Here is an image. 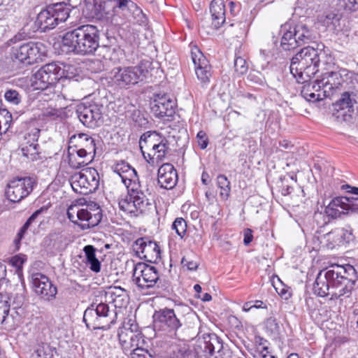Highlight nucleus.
Segmentation results:
<instances>
[{
  "label": "nucleus",
  "mask_w": 358,
  "mask_h": 358,
  "mask_svg": "<svg viewBox=\"0 0 358 358\" xmlns=\"http://www.w3.org/2000/svg\"><path fill=\"white\" fill-rule=\"evenodd\" d=\"M357 280V271L352 265L333 264L318 273L313 290L320 297L329 294L331 299L349 297Z\"/></svg>",
  "instance_id": "f257e3e1"
},
{
  "label": "nucleus",
  "mask_w": 358,
  "mask_h": 358,
  "mask_svg": "<svg viewBox=\"0 0 358 358\" xmlns=\"http://www.w3.org/2000/svg\"><path fill=\"white\" fill-rule=\"evenodd\" d=\"M113 170L120 176L127 189V194L119 199L120 210L134 217L145 213L151 203L141 189L135 169L121 160L113 166Z\"/></svg>",
  "instance_id": "f03ea898"
},
{
  "label": "nucleus",
  "mask_w": 358,
  "mask_h": 358,
  "mask_svg": "<svg viewBox=\"0 0 358 358\" xmlns=\"http://www.w3.org/2000/svg\"><path fill=\"white\" fill-rule=\"evenodd\" d=\"M106 297L112 303L115 308L110 310L109 306L105 303L97 305L92 303L84 312L83 322L89 329H106L116 322L117 315L122 309L129 303L127 292L120 287L109 288L106 292Z\"/></svg>",
  "instance_id": "7ed1b4c3"
},
{
  "label": "nucleus",
  "mask_w": 358,
  "mask_h": 358,
  "mask_svg": "<svg viewBox=\"0 0 358 358\" xmlns=\"http://www.w3.org/2000/svg\"><path fill=\"white\" fill-rule=\"evenodd\" d=\"M99 31L92 24L81 25L65 33L62 38L64 50L76 55L93 54L99 47Z\"/></svg>",
  "instance_id": "20e7f679"
},
{
  "label": "nucleus",
  "mask_w": 358,
  "mask_h": 358,
  "mask_svg": "<svg viewBox=\"0 0 358 358\" xmlns=\"http://www.w3.org/2000/svg\"><path fill=\"white\" fill-rule=\"evenodd\" d=\"M317 49L308 46L301 49L292 59L290 72L299 83H305L318 71L315 66Z\"/></svg>",
  "instance_id": "39448f33"
},
{
  "label": "nucleus",
  "mask_w": 358,
  "mask_h": 358,
  "mask_svg": "<svg viewBox=\"0 0 358 358\" xmlns=\"http://www.w3.org/2000/svg\"><path fill=\"white\" fill-rule=\"evenodd\" d=\"M70 12V6L63 2L49 5L38 14L35 23L41 31L45 32L65 22Z\"/></svg>",
  "instance_id": "423d86ee"
},
{
  "label": "nucleus",
  "mask_w": 358,
  "mask_h": 358,
  "mask_svg": "<svg viewBox=\"0 0 358 358\" xmlns=\"http://www.w3.org/2000/svg\"><path fill=\"white\" fill-rule=\"evenodd\" d=\"M194 351L196 358H224V355L222 340L214 333L199 336Z\"/></svg>",
  "instance_id": "0eeeda50"
},
{
  "label": "nucleus",
  "mask_w": 358,
  "mask_h": 358,
  "mask_svg": "<svg viewBox=\"0 0 358 358\" xmlns=\"http://www.w3.org/2000/svg\"><path fill=\"white\" fill-rule=\"evenodd\" d=\"M99 180L98 171L94 168H87L74 173L71 177L70 182L75 192L87 195L98 189Z\"/></svg>",
  "instance_id": "6e6552de"
},
{
  "label": "nucleus",
  "mask_w": 358,
  "mask_h": 358,
  "mask_svg": "<svg viewBox=\"0 0 358 358\" xmlns=\"http://www.w3.org/2000/svg\"><path fill=\"white\" fill-rule=\"evenodd\" d=\"M314 39V31L306 24L300 22L294 27L293 31H286L283 34L280 45L285 50H291Z\"/></svg>",
  "instance_id": "1a4fd4ad"
},
{
  "label": "nucleus",
  "mask_w": 358,
  "mask_h": 358,
  "mask_svg": "<svg viewBox=\"0 0 358 358\" xmlns=\"http://www.w3.org/2000/svg\"><path fill=\"white\" fill-rule=\"evenodd\" d=\"M67 216L70 221L85 230L97 226L101 220L102 213L99 208L89 210L76 205L69 207Z\"/></svg>",
  "instance_id": "9d476101"
},
{
  "label": "nucleus",
  "mask_w": 358,
  "mask_h": 358,
  "mask_svg": "<svg viewBox=\"0 0 358 358\" xmlns=\"http://www.w3.org/2000/svg\"><path fill=\"white\" fill-rule=\"evenodd\" d=\"M103 106L95 101H86L76 107V115L83 125L94 129L103 123Z\"/></svg>",
  "instance_id": "9b49d317"
},
{
  "label": "nucleus",
  "mask_w": 358,
  "mask_h": 358,
  "mask_svg": "<svg viewBox=\"0 0 358 358\" xmlns=\"http://www.w3.org/2000/svg\"><path fill=\"white\" fill-rule=\"evenodd\" d=\"M45 47L41 43L29 42L15 45L11 50V58L14 62L30 65L37 62L44 54Z\"/></svg>",
  "instance_id": "f8f14e48"
},
{
  "label": "nucleus",
  "mask_w": 358,
  "mask_h": 358,
  "mask_svg": "<svg viewBox=\"0 0 358 358\" xmlns=\"http://www.w3.org/2000/svg\"><path fill=\"white\" fill-rule=\"evenodd\" d=\"M63 76L64 69L56 63L47 64L34 74L31 85L35 90H43L55 84Z\"/></svg>",
  "instance_id": "ddd939ff"
},
{
  "label": "nucleus",
  "mask_w": 358,
  "mask_h": 358,
  "mask_svg": "<svg viewBox=\"0 0 358 358\" xmlns=\"http://www.w3.org/2000/svg\"><path fill=\"white\" fill-rule=\"evenodd\" d=\"M159 279L157 269L143 262L134 266L132 280L141 291L152 288Z\"/></svg>",
  "instance_id": "4468645a"
},
{
  "label": "nucleus",
  "mask_w": 358,
  "mask_h": 358,
  "mask_svg": "<svg viewBox=\"0 0 358 358\" xmlns=\"http://www.w3.org/2000/svg\"><path fill=\"white\" fill-rule=\"evenodd\" d=\"M148 70L145 64L135 66L117 68L113 70V80L120 87L135 85L143 80Z\"/></svg>",
  "instance_id": "2eb2a0df"
},
{
  "label": "nucleus",
  "mask_w": 358,
  "mask_h": 358,
  "mask_svg": "<svg viewBox=\"0 0 358 358\" xmlns=\"http://www.w3.org/2000/svg\"><path fill=\"white\" fill-rule=\"evenodd\" d=\"M118 338L125 354L145 343L141 333L138 330L137 324L130 323V321L124 323L119 328Z\"/></svg>",
  "instance_id": "dca6fc26"
},
{
  "label": "nucleus",
  "mask_w": 358,
  "mask_h": 358,
  "mask_svg": "<svg viewBox=\"0 0 358 358\" xmlns=\"http://www.w3.org/2000/svg\"><path fill=\"white\" fill-rule=\"evenodd\" d=\"M343 69L338 71H327L323 73L322 78L313 83V88L322 90L324 97H330L340 87H343L344 76Z\"/></svg>",
  "instance_id": "f3484780"
},
{
  "label": "nucleus",
  "mask_w": 358,
  "mask_h": 358,
  "mask_svg": "<svg viewBox=\"0 0 358 358\" xmlns=\"http://www.w3.org/2000/svg\"><path fill=\"white\" fill-rule=\"evenodd\" d=\"M35 181L30 177L16 178L7 185L6 195L11 202H19L33 190Z\"/></svg>",
  "instance_id": "a211bd4d"
},
{
  "label": "nucleus",
  "mask_w": 358,
  "mask_h": 358,
  "mask_svg": "<svg viewBox=\"0 0 358 358\" xmlns=\"http://www.w3.org/2000/svg\"><path fill=\"white\" fill-rule=\"evenodd\" d=\"M175 101L166 94H155L150 101V108L155 117H172L176 111Z\"/></svg>",
  "instance_id": "6ab92c4d"
},
{
  "label": "nucleus",
  "mask_w": 358,
  "mask_h": 358,
  "mask_svg": "<svg viewBox=\"0 0 358 358\" xmlns=\"http://www.w3.org/2000/svg\"><path fill=\"white\" fill-rule=\"evenodd\" d=\"M155 328L168 331H175L182 326V322L175 310L171 308H163L155 311L153 315Z\"/></svg>",
  "instance_id": "aec40b11"
},
{
  "label": "nucleus",
  "mask_w": 358,
  "mask_h": 358,
  "mask_svg": "<svg viewBox=\"0 0 358 358\" xmlns=\"http://www.w3.org/2000/svg\"><path fill=\"white\" fill-rule=\"evenodd\" d=\"M34 292L41 299L50 301L57 293L55 286L48 276L41 273H34L31 275Z\"/></svg>",
  "instance_id": "412c9836"
},
{
  "label": "nucleus",
  "mask_w": 358,
  "mask_h": 358,
  "mask_svg": "<svg viewBox=\"0 0 358 358\" xmlns=\"http://www.w3.org/2000/svg\"><path fill=\"white\" fill-rule=\"evenodd\" d=\"M133 250L138 257L148 262H155L161 257L159 246L147 238H138L133 245Z\"/></svg>",
  "instance_id": "4be33fe9"
},
{
  "label": "nucleus",
  "mask_w": 358,
  "mask_h": 358,
  "mask_svg": "<svg viewBox=\"0 0 358 358\" xmlns=\"http://www.w3.org/2000/svg\"><path fill=\"white\" fill-rule=\"evenodd\" d=\"M191 57L198 80L203 85L208 84L212 74L208 60L196 46L192 48Z\"/></svg>",
  "instance_id": "5701e85b"
},
{
  "label": "nucleus",
  "mask_w": 358,
  "mask_h": 358,
  "mask_svg": "<svg viewBox=\"0 0 358 358\" xmlns=\"http://www.w3.org/2000/svg\"><path fill=\"white\" fill-rule=\"evenodd\" d=\"M325 246L330 250L344 245L353 241L355 236L351 229H335L324 236Z\"/></svg>",
  "instance_id": "b1692460"
},
{
  "label": "nucleus",
  "mask_w": 358,
  "mask_h": 358,
  "mask_svg": "<svg viewBox=\"0 0 358 358\" xmlns=\"http://www.w3.org/2000/svg\"><path fill=\"white\" fill-rule=\"evenodd\" d=\"M157 176L158 184L162 188L171 189L177 184V171L171 164H162L158 169Z\"/></svg>",
  "instance_id": "393cba45"
},
{
  "label": "nucleus",
  "mask_w": 358,
  "mask_h": 358,
  "mask_svg": "<svg viewBox=\"0 0 358 358\" xmlns=\"http://www.w3.org/2000/svg\"><path fill=\"white\" fill-rule=\"evenodd\" d=\"M226 6L224 0H213L210 3L211 29H219L226 20Z\"/></svg>",
  "instance_id": "a878e982"
},
{
  "label": "nucleus",
  "mask_w": 358,
  "mask_h": 358,
  "mask_svg": "<svg viewBox=\"0 0 358 358\" xmlns=\"http://www.w3.org/2000/svg\"><path fill=\"white\" fill-rule=\"evenodd\" d=\"M76 155L73 153L69 155V164L73 169H80L91 162L95 155V152H89L88 150L81 148H76Z\"/></svg>",
  "instance_id": "bb28decb"
},
{
  "label": "nucleus",
  "mask_w": 358,
  "mask_h": 358,
  "mask_svg": "<svg viewBox=\"0 0 358 358\" xmlns=\"http://www.w3.org/2000/svg\"><path fill=\"white\" fill-rule=\"evenodd\" d=\"M168 143L166 138L155 131H149L144 133L140 138V148L145 159H146L145 151L143 148L149 149L153 144Z\"/></svg>",
  "instance_id": "cd10ccee"
},
{
  "label": "nucleus",
  "mask_w": 358,
  "mask_h": 358,
  "mask_svg": "<svg viewBox=\"0 0 358 358\" xmlns=\"http://www.w3.org/2000/svg\"><path fill=\"white\" fill-rule=\"evenodd\" d=\"M341 15L334 11H326L317 16L318 23L331 31L338 30Z\"/></svg>",
  "instance_id": "c85d7f7f"
},
{
  "label": "nucleus",
  "mask_w": 358,
  "mask_h": 358,
  "mask_svg": "<svg viewBox=\"0 0 358 358\" xmlns=\"http://www.w3.org/2000/svg\"><path fill=\"white\" fill-rule=\"evenodd\" d=\"M75 141L76 148L85 149L89 151V152H96V145L94 139L90 135L84 133H80L75 134L71 136V142Z\"/></svg>",
  "instance_id": "c756f323"
},
{
  "label": "nucleus",
  "mask_w": 358,
  "mask_h": 358,
  "mask_svg": "<svg viewBox=\"0 0 358 358\" xmlns=\"http://www.w3.org/2000/svg\"><path fill=\"white\" fill-rule=\"evenodd\" d=\"M168 148V143L153 144V145L150 146L149 149H146L148 152H145V160L149 164H154L155 159L162 160L165 157Z\"/></svg>",
  "instance_id": "7c9ffc66"
},
{
  "label": "nucleus",
  "mask_w": 358,
  "mask_h": 358,
  "mask_svg": "<svg viewBox=\"0 0 358 358\" xmlns=\"http://www.w3.org/2000/svg\"><path fill=\"white\" fill-rule=\"evenodd\" d=\"M345 211H347V209L343 196L336 197L332 199L324 210V213L327 215L331 218L340 217Z\"/></svg>",
  "instance_id": "2f4dec72"
},
{
  "label": "nucleus",
  "mask_w": 358,
  "mask_h": 358,
  "mask_svg": "<svg viewBox=\"0 0 358 358\" xmlns=\"http://www.w3.org/2000/svg\"><path fill=\"white\" fill-rule=\"evenodd\" d=\"M324 48L323 44L317 45L316 48L315 66L318 69L320 66L324 69H327L334 65L333 57L329 53V50H325Z\"/></svg>",
  "instance_id": "473e14b6"
},
{
  "label": "nucleus",
  "mask_w": 358,
  "mask_h": 358,
  "mask_svg": "<svg viewBox=\"0 0 358 358\" xmlns=\"http://www.w3.org/2000/svg\"><path fill=\"white\" fill-rule=\"evenodd\" d=\"M96 248L91 245H87L83 248L90 268L95 273H99L101 271V262L96 257Z\"/></svg>",
  "instance_id": "72a5a7b5"
},
{
  "label": "nucleus",
  "mask_w": 358,
  "mask_h": 358,
  "mask_svg": "<svg viewBox=\"0 0 358 358\" xmlns=\"http://www.w3.org/2000/svg\"><path fill=\"white\" fill-rule=\"evenodd\" d=\"M355 96L353 92L351 94L349 92H343L341 97L336 103L337 110L348 109V112H353V106L356 103V100L354 98Z\"/></svg>",
  "instance_id": "f704fd0d"
},
{
  "label": "nucleus",
  "mask_w": 358,
  "mask_h": 358,
  "mask_svg": "<svg viewBox=\"0 0 358 358\" xmlns=\"http://www.w3.org/2000/svg\"><path fill=\"white\" fill-rule=\"evenodd\" d=\"M217 186L219 189V196L222 200L229 199L231 192V182L226 176L220 174L217 177Z\"/></svg>",
  "instance_id": "c9c22d12"
},
{
  "label": "nucleus",
  "mask_w": 358,
  "mask_h": 358,
  "mask_svg": "<svg viewBox=\"0 0 358 358\" xmlns=\"http://www.w3.org/2000/svg\"><path fill=\"white\" fill-rule=\"evenodd\" d=\"M21 150L23 155L31 161L41 160L45 157L39 151L38 144L22 145Z\"/></svg>",
  "instance_id": "e433bc0d"
},
{
  "label": "nucleus",
  "mask_w": 358,
  "mask_h": 358,
  "mask_svg": "<svg viewBox=\"0 0 358 358\" xmlns=\"http://www.w3.org/2000/svg\"><path fill=\"white\" fill-rule=\"evenodd\" d=\"M343 73V76H344L343 88L358 92V74L344 69Z\"/></svg>",
  "instance_id": "4c0bfd02"
},
{
  "label": "nucleus",
  "mask_w": 358,
  "mask_h": 358,
  "mask_svg": "<svg viewBox=\"0 0 358 358\" xmlns=\"http://www.w3.org/2000/svg\"><path fill=\"white\" fill-rule=\"evenodd\" d=\"M89 9H92L94 15H99L107 13L106 8L110 0H86Z\"/></svg>",
  "instance_id": "58836bf2"
},
{
  "label": "nucleus",
  "mask_w": 358,
  "mask_h": 358,
  "mask_svg": "<svg viewBox=\"0 0 358 358\" xmlns=\"http://www.w3.org/2000/svg\"><path fill=\"white\" fill-rule=\"evenodd\" d=\"M313 83H308L303 86L301 94L302 96L306 99L308 101L315 102L317 101H320L322 99L320 98V94H315L313 90L315 91H322V90H319L317 87L313 89Z\"/></svg>",
  "instance_id": "ea45409f"
},
{
  "label": "nucleus",
  "mask_w": 358,
  "mask_h": 358,
  "mask_svg": "<svg viewBox=\"0 0 358 358\" xmlns=\"http://www.w3.org/2000/svg\"><path fill=\"white\" fill-rule=\"evenodd\" d=\"M40 129L36 127H29L24 136L22 145L38 144V139L40 135Z\"/></svg>",
  "instance_id": "a19ab883"
},
{
  "label": "nucleus",
  "mask_w": 358,
  "mask_h": 358,
  "mask_svg": "<svg viewBox=\"0 0 358 358\" xmlns=\"http://www.w3.org/2000/svg\"><path fill=\"white\" fill-rule=\"evenodd\" d=\"M54 348L47 343H43L37 347L34 358H53Z\"/></svg>",
  "instance_id": "79ce46f5"
},
{
  "label": "nucleus",
  "mask_w": 358,
  "mask_h": 358,
  "mask_svg": "<svg viewBox=\"0 0 358 358\" xmlns=\"http://www.w3.org/2000/svg\"><path fill=\"white\" fill-rule=\"evenodd\" d=\"M47 210V207L43 206L32 213V215L28 218V220L26 221V222L24 224V225L22 227V228L20 229V231L17 234V236H19L20 239L22 238L24 232L29 227L30 224L38 217V216L46 212Z\"/></svg>",
  "instance_id": "37998d69"
},
{
  "label": "nucleus",
  "mask_w": 358,
  "mask_h": 358,
  "mask_svg": "<svg viewBox=\"0 0 358 358\" xmlns=\"http://www.w3.org/2000/svg\"><path fill=\"white\" fill-rule=\"evenodd\" d=\"M47 210V207L43 206L32 213V215L28 218V220L26 221V222L24 224V225L22 227V228L20 229V231L17 234V236H19L20 239L22 238L24 232L29 227L30 224L38 217V216L46 212Z\"/></svg>",
  "instance_id": "c03bdc74"
},
{
  "label": "nucleus",
  "mask_w": 358,
  "mask_h": 358,
  "mask_svg": "<svg viewBox=\"0 0 358 358\" xmlns=\"http://www.w3.org/2000/svg\"><path fill=\"white\" fill-rule=\"evenodd\" d=\"M187 222L182 217H177L172 224L171 229L177 235L183 238L187 232Z\"/></svg>",
  "instance_id": "a18cd8bd"
},
{
  "label": "nucleus",
  "mask_w": 358,
  "mask_h": 358,
  "mask_svg": "<svg viewBox=\"0 0 358 358\" xmlns=\"http://www.w3.org/2000/svg\"><path fill=\"white\" fill-rule=\"evenodd\" d=\"M248 80L251 83L260 86H264L266 85L265 77L259 71L252 70L248 76Z\"/></svg>",
  "instance_id": "49530a36"
},
{
  "label": "nucleus",
  "mask_w": 358,
  "mask_h": 358,
  "mask_svg": "<svg viewBox=\"0 0 358 358\" xmlns=\"http://www.w3.org/2000/svg\"><path fill=\"white\" fill-rule=\"evenodd\" d=\"M9 310L10 306L7 297L0 293V324L5 321Z\"/></svg>",
  "instance_id": "de8ad7c7"
},
{
  "label": "nucleus",
  "mask_w": 358,
  "mask_h": 358,
  "mask_svg": "<svg viewBox=\"0 0 358 358\" xmlns=\"http://www.w3.org/2000/svg\"><path fill=\"white\" fill-rule=\"evenodd\" d=\"M143 346V345H138V347L135 348L133 350L129 351L127 355H129L131 358H153Z\"/></svg>",
  "instance_id": "09e8293b"
},
{
  "label": "nucleus",
  "mask_w": 358,
  "mask_h": 358,
  "mask_svg": "<svg viewBox=\"0 0 358 358\" xmlns=\"http://www.w3.org/2000/svg\"><path fill=\"white\" fill-rule=\"evenodd\" d=\"M341 9L353 12L358 10V0H337Z\"/></svg>",
  "instance_id": "8fccbe9b"
},
{
  "label": "nucleus",
  "mask_w": 358,
  "mask_h": 358,
  "mask_svg": "<svg viewBox=\"0 0 358 358\" xmlns=\"http://www.w3.org/2000/svg\"><path fill=\"white\" fill-rule=\"evenodd\" d=\"M235 71L238 75H243L248 71V65L246 60L241 57H236L234 60Z\"/></svg>",
  "instance_id": "3c124183"
},
{
  "label": "nucleus",
  "mask_w": 358,
  "mask_h": 358,
  "mask_svg": "<svg viewBox=\"0 0 358 358\" xmlns=\"http://www.w3.org/2000/svg\"><path fill=\"white\" fill-rule=\"evenodd\" d=\"M4 98L8 102L13 105H18L22 100V96L15 90H7L4 94Z\"/></svg>",
  "instance_id": "603ef678"
},
{
  "label": "nucleus",
  "mask_w": 358,
  "mask_h": 358,
  "mask_svg": "<svg viewBox=\"0 0 358 358\" xmlns=\"http://www.w3.org/2000/svg\"><path fill=\"white\" fill-rule=\"evenodd\" d=\"M347 211L358 213V197L343 196Z\"/></svg>",
  "instance_id": "864d4df0"
},
{
  "label": "nucleus",
  "mask_w": 358,
  "mask_h": 358,
  "mask_svg": "<svg viewBox=\"0 0 358 358\" xmlns=\"http://www.w3.org/2000/svg\"><path fill=\"white\" fill-rule=\"evenodd\" d=\"M196 139L198 145L201 149L204 150L207 148L208 145V138L203 131H199L198 132Z\"/></svg>",
  "instance_id": "5fc2aeb1"
},
{
  "label": "nucleus",
  "mask_w": 358,
  "mask_h": 358,
  "mask_svg": "<svg viewBox=\"0 0 358 358\" xmlns=\"http://www.w3.org/2000/svg\"><path fill=\"white\" fill-rule=\"evenodd\" d=\"M181 263L184 266H186L188 268V270L190 271H195L199 266V264L196 261L192 259L187 257H184L182 259Z\"/></svg>",
  "instance_id": "6e6d98bb"
},
{
  "label": "nucleus",
  "mask_w": 358,
  "mask_h": 358,
  "mask_svg": "<svg viewBox=\"0 0 358 358\" xmlns=\"http://www.w3.org/2000/svg\"><path fill=\"white\" fill-rule=\"evenodd\" d=\"M266 327L272 331H277L279 330V324L275 317H269L266 320Z\"/></svg>",
  "instance_id": "4d7b16f0"
},
{
  "label": "nucleus",
  "mask_w": 358,
  "mask_h": 358,
  "mask_svg": "<svg viewBox=\"0 0 358 358\" xmlns=\"http://www.w3.org/2000/svg\"><path fill=\"white\" fill-rule=\"evenodd\" d=\"M25 260L24 256L15 255L12 257L11 263L15 267H20L24 263Z\"/></svg>",
  "instance_id": "13d9d810"
},
{
  "label": "nucleus",
  "mask_w": 358,
  "mask_h": 358,
  "mask_svg": "<svg viewBox=\"0 0 358 358\" xmlns=\"http://www.w3.org/2000/svg\"><path fill=\"white\" fill-rule=\"evenodd\" d=\"M60 115V112L57 109H50L47 110L44 112V116L46 117H49L51 120H55Z\"/></svg>",
  "instance_id": "bf43d9fd"
},
{
  "label": "nucleus",
  "mask_w": 358,
  "mask_h": 358,
  "mask_svg": "<svg viewBox=\"0 0 358 358\" xmlns=\"http://www.w3.org/2000/svg\"><path fill=\"white\" fill-rule=\"evenodd\" d=\"M253 238L252 231L250 229H246L244 231V239L243 243L245 245H249Z\"/></svg>",
  "instance_id": "052dcab7"
},
{
  "label": "nucleus",
  "mask_w": 358,
  "mask_h": 358,
  "mask_svg": "<svg viewBox=\"0 0 358 358\" xmlns=\"http://www.w3.org/2000/svg\"><path fill=\"white\" fill-rule=\"evenodd\" d=\"M205 196L208 201L212 202L216 198V193L213 189H208L205 192Z\"/></svg>",
  "instance_id": "680f3d73"
},
{
  "label": "nucleus",
  "mask_w": 358,
  "mask_h": 358,
  "mask_svg": "<svg viewBox=\"0 0 358 358\" xmlns=\"http://www.w3.org/2000/svg\"><path fill=\"white\" fill-rule=\"evenodd\" d=\"M275 289L278 292V293L285 299H288L289 298L291 297V293L285 288L281 289L280 291L278 290V288H275Z\"/></svg>",
  "instance_id": "e2e57ef3"
},
{
  "label": "nucleus",
  "mask_w": 358,
  "mask_h": 358,
  "mask_svg": "<svg viewBox=\"0 0 358 358\" xmlns=\"http://www.w3.org/2000/svg\"><path fill=\"white\" fill-rule=\"evenodd\" d=\"M343 189H346L347 192L358 195V187H351L348 185H343Z\"/></svg>",
  "instance_id": "0e129e2a"
},
{
  "label": "nucleus",
  "mask_w": 358,
  "mask_h": 358,
  "mask_svg": "<svg viewBox=\"0 0 358 358\" xmlns=\"http://www.w3.org/2000/svg\"><path fill=\"white\" fill-rule=\"evenodd\" d=\"M116 3V6L121 9H124L126 7H127L128 3H131L129 1L127 0H114Z\"/></svg>",
  "instance_id": "69168bd1"
},
{
  "label": "nucleus",
  "mask_w": 358,
  "mask_h": 358,
  "mask_svg": "<svg viewBox=\"0 0 358 358\" xmlns=\"http://www.w3.org/2000/svg\"><path fill=\"white\" fill-rule=\"evenodd\" d=\"M177 358H186L189 355L187 350L185 348H180L178 349Z\"/></svg>",
  "instance_id": "338daca9"
},
{
  "label": "nucleus",
  "mask_w": 358,
  "mask_h": 358,
  "mask_svg": "<svg viewBox=\"0 0 358 358\" xmlns=\"http://www.w3.org/2000/svg\"><path fill=\"white\" fill-rule=\"evenodd\" d=\"M4 117L5 118V123L7 124L8 121L11 119V115L9 113L8 111H7L5 109H0V117Z\"/></svg>",
  "instance_id": "774afa93"
}]
</instances>
